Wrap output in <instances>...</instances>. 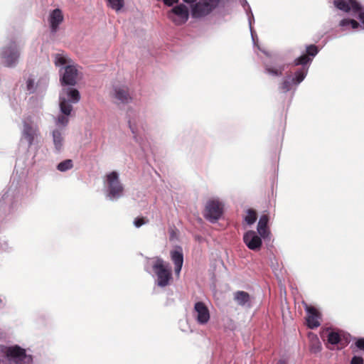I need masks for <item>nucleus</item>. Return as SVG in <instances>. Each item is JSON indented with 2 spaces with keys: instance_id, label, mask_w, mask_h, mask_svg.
I'll list each match as a JSON object with an SVG mask.
<instances>
[{
  "instance_id": "1",
  "label": "nucleus",
  "mask_w": 364,
  "mask_h": 364,
  "mask_svg": "<svg viewBox=\"0 0 364 364\" xmlns=\"http://www.w3.org/2000/svg\"><path fill=\"white\" fill-rule=\"evenodd\" d=\"M80 100V95L75 88L63 87L59 94V113L53 116L54 126L50 129L53 151L55 154L63 152L65 146L66 128L73 112V105Z\"/></svg>"
},
{
  "instance_id": "2",
  "label": "nucleus",
  "mask_w": 364,
  "mask_h": 364,
  "mask_svg": "<svg viewBox=\"0 0 364 364\" xmlns=\"http://www.w3.org/2000/svg\"><path fill=\"white\" fill-rule=\"evenodd\" d=\"M104 188L106 198L110 200H116L123 196L124 186L118 172L113 171L105 176Z\"/></svg>"
},
{
  "instance_id": "3",
  "label": "nucleus",
  "mask_w": 364,
  "mask_h": 364,
  "mask_svg": "<svg viewBox=\"0 0 364 364\" xmlns=\"http://www.w3.org/2000/svg\"><path fill=\"white\" fill-rule=\"evenodd\" d=\"M151 267L155 284L160 287L168 286L172 279L169 264L159 257H156L151 261Z\"/></svg>"
},
{
  "instance_id": "4",
  "label": "nucleus",
  "mask_w": 364,
  "mask_h": 364,
  "mask_svg": "<svg viewBox=\"0 0 364 364\" xmlns=\"http://www.w3.org/2000/svg\"><path fill=\"white\" fill-rule=\"evenodd\" d=\"M22 46L20 42L11 41L0 49L2 63L8 68H14L19 62Z\"/></svg>"
},
{
  "instance_id": "5",
  "label": "nucleus",
  "mask_w": 364,
  "mask_h": 364,
  "mask_svg": "<svg viewBox=\"0 0 364 364\" xmlns=\"http://www.w3.org/2000/svg\"><path fill=\"white\" fill-rule=\"evenodd\" d=\"M1 351L10 364H32V355L18 345L4 346Z\"/></svg>"
},
{
  "instance_id": "6",
  "label": "nucleus",
  "mask_w": 364,
  "mask_h": 364,
  "mask_svg": "<svg viewBox=\"0 0 364 364\" xmlns=\"http://www.w3.org/2000/svg\"><path fill=\"white\" fill-rule=\"evenodd\" d=\"M221 4L222 0H198L191 6V16L203 18L218 9Z\"/></svg>"
},
{
  "instance_id": "7",
  "label": "nucleus",
  "mask_w": 364,
  "mask_h": 364,
  "mask_svg": "<svg viewBox=\"0 0 364 364\" xmlns=\"http://www.w3.org/2000/svg\"><path fill=\"white\" fill-rule=\"evenodd\" d=\"M308 68L303 67L283 78L279 85V89L283 92H287L291 90H295L296 87L305 79L308 73Z\"/></svg>"
},
{
  "instance_id": "8",
  "label": "nucleus",
  "mask_w": 364,
  "mask_h": 364,
  "mask_svg": "<svg viewBox=\"0 0 364 364\" xmlns=\"http://www.w3.org/2000/svg\"><path fill=\"white\" fill-rule=\"evenodd\" d=\"M191 10L183 3L173 6L167 11V18L176 26H182L189 19Z\"/></svg>"
},
{
  "instance_id": "9",
  "label": "nucleus",
  "mask_w": 364,
  "mask_h": 364,
  "mask_svg": "<svg viewBox=\"0 0 364 364\" xmlns=\"http://www.w3.org/2000/svg\"><path fill=\"white\" fill-rule=\"evenodd\" d=\"M39 129L36 124L27 119L23 121L21 134V143L26 144L28 147L38 141Z\"/></svg>"
},
{
  "instance_id": "10",
  "label": "nucleus",
  "mask_w": 364,
  "mask_h": 364,
  "mask_svg": "<svg viewBox=\"0 0 364 364\" xmlns=\"http://www.w3.org/2000/svg\"><path fill=\"white\" fill-rule=\"evenodd\" d=\"M224 204L219 198L210 199L205 205L204 216L212 223L218 220L223 213Z\"/></svg>"
},
{
  "instance_id": "11",
  "label": "nucleus",
  "mask_w": 364,
  "mask_h": 364,
  "mask_svg": "<svg viewBox=\"0 0 364 364\" xmlns=\"http://www.w3.org/2000/svg\"><path fill=\"white\" fill-rule=\"evenodd\" d=\"M60 82L63 85H75L81 78V73L75 65H68L60 70Z\"/></svg>"
},
{
  "instance_id": "12",
  "label": "nucleus",
  "mask_w": 364,
  "mask_h": 364,
  "mask_svg": "<svg viewBox=\"0 0 364 364\" xmlns=\"http://www.w3.org/2000/svg\"><path fill=\"white\" fill-rule=\"evenodd\" d=\"M193 316L198 324L203 326L210 321V311L203 302L198 301L194 304Z\"/></svg>"
},
{
  "instance_id": "13",
  "label": "nucleus",
  "mask_w": 364,
  "mask_h": 364,
  "mask_svg": "<svg viewBox=\"0 0 364 364\" xmlns=\"http://www.w3.org/2000/svg\"><path fill=\"white\" fill-rule=\"evenodd\" d=\"M333 6L338 10L354 16L360 4L357 0H333Z\"/></svg>"
},
{
  "instance_id": "14",
  "label": "nucleus",
  "mask_w": 364,
  "mask_h": 364,
  "mask_svg": "<svg viewBox=\"0 0 364 364\" xmlns=\"http://www.w3.org/2000/svg\"><path fill=\"white\" fill-rule=\"evenodd\" d=\"M63 20L64 16L61 9H55L49 12L48 21L51 33H55L58 31Z\"/></svg>"
},
{
  "instance_id": "15",
  "label": "nucleus",
  "mask_w": 364,
  "mask_h": 364,
  "mask_svg": "<svg viewBox=\"0 0 364 364\" xmlns=\"http://www.w3.org/2000/svg\"><path fill=\"white\" fill-rule=\"evenodd\" d=\"M262 237L253 230H249L245 233L243 240L247 247L252 250H258L260 249L262 242Z\"/></svg>"
},
{
  "instance_id": "16",
  "label": "nucleus",
  "mask_w": 364,
  "mask_h": 364,
  "mask_svg": "<svg viewBox=\"0 0 364 364\" xmlns=\"http://www.w3.org/2000/svg\"><path fill=\"white\" fill-rule=\"evenodd\" d=\"M112 96L119 103L127 104L131 102V96L129 89L125 85H114L112 92Z\"/></svg>"
},
{
  "instance_id": "17",
  "label": "nucleus",
  "mask_w": 364,
  "mask_h": 364,
  "mask_svg": "<svg viewBox=\"0 0 364 364\" xmlns=\"http://www.w3.org/2000/svg\"><path fill=\"white\" fill-rule=\"evenodd\" d=\"M306 323L310 328H315L320 326L321 315L318 310L311 306L306 305Z\"/></svg>"
},
{
  "instance_id": "18",
  "label": "nucleus",
  "mask_w": 364,
  "mask_h": 364,
  "mask_svg": "<svg viewBox=\"0 0 364 364\" xmlns=\"http://www.w3.org/2000/svg\"><path fill=\"white\" fill-rule=\"evenodd\" d=\"M47 86L46 80L36 81L33 77H29L26 82V90L29 93H42Z\"/></svg>"
},
{
  "instance_id": "19",
  "label": "nucleus",
  "mask_w": 364,
  "mask_h": 364,
  "mask_svg": "<svg viewBox=\"0 0 364 364\" xmlns=\"http://www.w3.org/2000/svg\"><path fill=\"white\" fill-rule=\"evenodd\" d=\"M132 137L135 143H136L140 148L144 151L146 146V138L143 134L141 129L136 124H129Z\"/></svg>"
},
{
  "instance_id": "20",
  "label": "nucleus",
  "mask_w": 364,
  "mask_h": 364,
  "mask_svg": "<svg viewBox=\"0 0 364 364\" xmlns=\"http://www.w3.org/2000/svg\"><path fill=\"white\" fill-rule=\"evenodd\" d=\"M265 73L273 77H279L282 75L285 65L283 64H277L273 62L265 60L263 61Z\"/></svg>"
},
{
  "instance_id": "21",
  "label": "nucleus",
  "mask_w": 364,
  "mask_h": 364,
  "mask_svg": "<svg viewBox=\"0 0 364 364\" xmlns=\"http://www.w3.org/2000/svg\"><path fill=\"white\" fill-rule=\"evenodd\" d=\"M171 258L175 265V273L179 275L183 263V256L181 247H176L171 252Z\"/></svg>"
},
{
  "instance_id": "22",
  "label": "nucleus",
  "mask_w": 364,
  "mask_h": 364,
  "mask_svg": "<svg viewBox=\"0 0 364 364\" xmlns=\"http://www.w3.org/2000/svg\"><path fill=\"white\" fill-rule=\"evenodd\" d=\"M240 2H241V4L242 5V6L245 8V11L247 12V14L248 16V21H249V24H250V31H251V36H252V41H253L254 45L257 46L259 50H261L267 56H269L270 57V55L269 54V53H267L264 50H262L259 47V46H257V43H256L255 36L254 34V31H253L252 28V23L254 21V16H253L252 12L251 11L250 6H249V4H248V3H247V1L246 0H240Z\"/></svg>"
},
{
  "instance_id": "23",
  "label": "nucleus",
  "mask_w": 364,
  "mask_h": 364,
  "mask_svg": "<svg viewBox=\"0 0 364 364\" xmlns=\"http://www.w3.org/2000/svg\"><path fill=\"white\" fill-rule=\"evenodd\" d=\"M338 26L342 31H349L350 29L358 30L362 28V25L356 20L349 18H344L341 20Z\"/></svg>"
},
{
  "instance_id": "24",
  "label": "nucleus",
  "mask_w": 364,
  "mask_h": 364,
  "mask_svg": "<svg viewBox=\"0 0 364 364\" xmlns=\"http://www.w3.org/2000/svg\"><path fill=\"white\" fill-rule=\"evenodd\" d=\"M269 217L267 215H262L257 224V232L264 239L269 235V230L267 228Z\"/></svg>"
},
{
  "instance_id": "25",
  "label": "nucleus",
  "mask_w": 364,
  "mask_h": 364,
  "mask_svg": "<svg viewBox=\"0 0 364 364\" xmlns=\"http://www.w3.org/2000/svg\"><path fill=\"white\" fill-rule=\"evenodd\" d=\"M308 338L309 341V348L311 352L312 353H319L321 350V343L317 335L313 333H309L308 334Z\"/></svg>"
},
{
  "instance_id": "26",
  "label": "nucleus",
  "mask_w": 364,
  "mask_h": 364,
  "mask_svg": "<svg viewBox=\"0 0 364 364\" xmlns=\"http://www.w3.org/2000/svg\"><path fill=\"white\" fill-rule=\"evenodd\" d=\"M53 58L54 63L56 66H64L65 68L68 65H72L71 60L64 53H55Z\"/></svg>"
},
{
  "instance_id": "27",
  "label": "nucleus",
  "mask_w": 364,
  "mask_h": 364,
  "mask_svg": "<svg viewBox=\"0 0 364 364\" xmlns=\"http://www.w3.org/2000/svg\"><path fill=\"white\" fill-rule=\"evenodd\" d=\"M235 300L236 302L241 306L249 304L250 296L247 292L245 291H237L235 294Z\"/></svg>"
},
{
  "instance_id": "28",
  "label": "nucleus",
  "mask_w": 364,
  "mask_h": 364,
  "mask_svg": "<svg viewBox=\"0 0 364 364\" xmlns=\"http://www.w3.org/2000/svg\"><path fill=\"white\" fill-rule=\"evenodd\" d=\"M257 218L256 211L253 209H248L245 213L244 220L247 225H251L255 223Z\"/></svg>"
},
{
  "instance_id": "29",
  "label": "nucleus",
  "mask_w": 364,
  "mask_h": 364,
  "mask_svg": "<svg viewBox=\"0 0 364 364\" xmlns=\"http://www.w3.org/2000/svg\"><path fill=\"white\" fill-rule=\"evenodd\" d=\"M73 166V161L71 159H66L60 163H59L57 166V169L59 171L65 172L70 169H71Z\"/></svg>"
},
{
  "instance_id": "30",
  "label": "nucleus",
  "mask_w": 364,
  "mask_h": 364,
  "mask_svg": "<svg viewBox=\"0 0 364 364\" xmlns=\"http://www.w3.org/2000/svg\"><path fill=\"white\" fill-rule=\"evenodd\" d=\"M109 6L116 11H119L124 6V0H107Z\"/></svg>"
},
{
  "instance_id": "31",
  "label": "nucleus",
  "mask_w": 364,
  "mask_h": 364,
  "mask_svg": "<svg viewBox=\"0 0 364 364\" xmlns=\"http://www.w3.org/2000/svg\"><path fill=\"white\" fill-rule=\"evenodd\" d=\"M341 341L340 335L335 331H331L328 335V342L331 344H338Z\"/></svg>"
},
{
  "instance_id": "32",
  "label": "nucleus",
  "mask_w": 364,
  "mask_h": 364,
  "mask_svg": "<svg viewBox=\"0 0 364 364\" xmlns=\"http://www.w3.org/2000/svg\"><path fill=\"white\" fill-rule=\"evenodd\" d=\"M311 60H312L311 58H310L308 55H302L300 57L295 59L294 65H304L306 63L311 62Z\"/></svg>"
},
{
  "instance_id": "33",
  "label": "nucleus",
  "mask_w": 364,
  "mask_h": 364,
  "mask_svg": "<svg viewBox=\"0 0 364 364\" xmlns=\"http://www.w3.org/2000/svg\"><path fill=\"white\" fill-rule=\"evenodd\" d=\"M354 16L358 17L362 25L361 28H364V9L362 8L361 5L360 6V8L358 11L355 14Z\"/></svg>"
},
{
  "instance_id": "34",
  "label": "nucleus",
  "mask_w": 364,
  "mask_h": 364,
  "mask_svg": "<svg viewBox=\"0 0 364 364\" xmlns=\"http://www.w3.org/2000/svg\"><path fill=\"white\" fill-rule=\"evenodd\" d=\"M147 223L148 220L144 218H136L133 222L134 225L137 228L141 227L143 225H145Z\"/></svg>"
},
{
  "instance_id": "35",
  "label": "nucleus",
  "mask_w": 364,
  "mask_h": 364,
  "mask_svg": "<svg viewBox=\"0 0 364 364\" xmlns=\"http://www.w3.org/2000/svg\"><path fill=\"white\" fill-rule=\"evenodd\" d=\"M306 52L309 55L314 57L318 53V50L316 46L311 45L306 48Z\"/></svg>"
},
{
  "instance_id": "36",
  "label": "nucleus",
  "mask_w": 364,
  "mask_h": 364,
  "mask_svg": "<svg viewBox=\"0 0 364 364\" xmlns=\"http://www.w3.org/2000/svg\"><path fill=\"white\" fill-rule=\"evenodd\" d=\"M350 364H363V359L359 356H354L351 360Z\"/></svg>"
},
{
  "instance_id": "37",
  "label": "nucleus",
  "mask_w": 364,
  "mask_h": 364,
  "mask_svg": "<svg viewBox=\"0 0 364 364\" xmlns=\"http://www.w3.org/2000/svg\"><path fill=\"white\" fill-rule=\"evenodd\" d=\"M355 346L358 348L364 350V338H359L355 342Z\"/></svg>"
},
{
  "instance_id": "38",
  "label": "nucleus",
  "mask_w": 364,
  "mask_h": 364,
  "mask_svg": "<svg viewBox=\"0 0 364 364\" xmlns=\"http://www.w3.org/2000/svg\"><path fill=\"white\" fill-rule=\"evenodd\" d=\"M163 1H164V3L168 6H175L174 5L175 4H179L178 3L179 0H163Z\"/></svg>"
},
{
  "instance_id": "39",
  "label": "nucleus",
  "mask_w": 364,
  "mask_h": 364,
  "mask_svg": "<svg viewBox=\"0 0 364 364\" xmlns=\"http://www.w3.org/2000/svg\"><path fill=\"white\" fill-rule=\"evenodd\" d=\"M6 302L5 299L3 296L0 295V309L5 306Z\"/></svg>"
},
{
  "instance_id": "40",
  "label": "nucleus",
  "mask_w": 364,
  "mask_h": 364,
  "mask_svg": "<svg viewBox=\"0 0 364 364\" xmlns=\"http://www.w3.org/2000/svg\"><path fill=\"white\" fill-rule=\"evenodd\" d=\"M184 3H186L189 4L191 6L196 4L198 1L197 0H183Z\"/></svg>"
},
{
  "instance_id": "41",
  "label": "nucleus",
  "mask_w": 364,
  "mask_h": 364,
  "mask_svg": "<svg viewBox=\"0 0 364 364\" xmlns=\"http://www.w3.org/2000/svg\"><path fill=\"white\" fill-rule=\"evenodd\" d=\"M277 364H285V362L284 360H279Z\"/></svg>"
},
{
  "instance_id": "42",
  "label": "nucleus",
  "mask_w": 364,
  "mask_h": 364,
  "mask_svg": "<svg viewBox=\"0 0 364 364\" xmlns=\"http://www.w3.org/2000/svg\"><path fill=\"white\" fill-rule=\"evenodd\" d=\"M277 364H285V362L284 360H279Z\"/></svg>"
}]
</instances>
